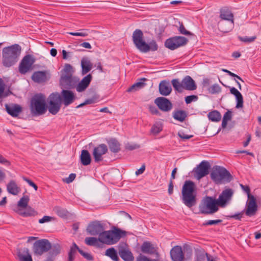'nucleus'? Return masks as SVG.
<instances>
[{
	"label": "nucleus",
	"mask_w": 261,
	"mask_h": 261,
	"mask_svg": "<svg viewBox=\"0 0 261 261\" xmlns=\"http://www.w3.org/2000/svg\"><path fill=\"white\" fill-rule=\"evenodd\" d=\"M208 118L212 121L218 122L221 120V115L220 112L214 110L208 113Z\"/></svg>",
	"instance_id": "40"
},
{
	"label": "nucleus",
	"mask_w": 261,
	"mask_h": 261,
	"mask_svg": "<svg viewBox=\"0 0 261 261\" xmlns=\"http://www.w3.org/2000/svg\"><path fill=\"white\" fill-rule=\"evenodd\" d=\"M232 118V112L231 111L228 110L224 115L223 120L227 121H230Z\"/></svg>",
	"instance_id": "61"
},
{
	"label": "nucleus",
	"mask_w": 261,
	"mask_h": 261,
	"mask_svg": "<svg viewBox=\"0 0 261 261\" xmlns=\"http://www.w3.org/2000/svg\"><path fill=\"white\" fill-rule=\"evenodd\" d=\"M245 211H246V209L244 211H242L240 213H238L234 215L228 216V217L230 218H233L236 220H241L242 218L243 217V215L244 214H245Z\"/></svg>",
	"instance_id": "53"
},
{
	"label": "nucleus",
	"mask_w": 261,
	"mask_h": 261,
	"mask_svg": "<svg viewBox=\"0 0 261 261\" xmlns=\"http://www.w3.org/2000/svg\"><path fill=\"white\" fill-rule=\"evenodd\" d=\"M163 129V125L160 122L155 123L151 127V132L153 134H158Z\"/></svg>",
	"instance_id": "45"
},
{
	"label": "nucleus",
	"mask_w": 261,
	"mask_h": 261,
	"mask_svg": "<svg viewBox=\"0 0 261 261\" xmlns=\"http://www.w3.org/2000/svg\"><path fill=\"white\" fill-rule=\"evenodd\" d=\"M21 47L18 44L5 47L2 49V64L6 68H10L18 62Z\"/></svg>",
	"instance_id": "1"
},
{
	"label": "nucleus",
	"mask_w": 261,
	"mask_h": 261,
	"mask_svg": "<svg viewBox=\"0 0 261 261\" xmlns=\"http://www.w3.org/2000/svg\"><path fill=\"white\" fill-rule=\"evenodd\" d=\"M17 255L19 261H33L32 256L28 248H23L21 250L18 249Z\"/></svg>",
	"instance_id": "24"
},
{
	"label": "nucleus",
	"mask_w": 261,
	"mask_h": 261,
	"mask_svg": "<svg viewBox=\"0 0 261 261\" xmlns=\"http://www.w3.org/2000/svg\"><path fill=\"white\" fill-rule=\"evenodd\" d=\"M146 80H147L145 78L140 79L139 81L135 83L132 86H130L127 90V91L128 92H135L144 88L146 85V84L144 83V81Z\"/></svg>",
	"instance_id": "32"
},
{
	"label": "nucleus",
	"mask_w": 261,
	"mask_h": 261,
	"mask_svg": "<svg viewBox=\"0 0 261 261\" xmlns=\"http://www.w3.org/2000/svg\"><path fill=\"white\" fill-rule=\"evenodd\" d=\"M53 211L55 213L62 218H65L68 215V212L66 210L59 206H55L53 208Z\"/></svg>",
	"instance_id": "43"
},
{
	"label": "nucleus",
	"mask_w": 261,
	"mask_h": 261,
	"mask_svg": "<svg viewBox=\"0 0 261 261\" xmlns=\"http://www.w3.org/2000/svg\"><path fill=\"white\" fill-rule=\"evenodd\" d=\"M82 74L85 75L88 73L92 68L93 65L88 58H83L81 60Z\"/></svg>",
	"instance_id": "28"
},
{
	"label": "nucleus",
	"mask_w": 261,
	"mask_h": 261,
	"mask_svg": "<svg viewBox=\"0 0 261 261\" xmlns=\"http://www.w3.org/2000/svg\"><path fill=\"white\" fill-rule=\"evenodd\" d=\"M188 40L182 36H175L166 40L165 43V46L171 50H174L177 48L187 44Z\"/></svg>",
	"instance_id": "12"
},
{
	"label": "nucleus",
	"mask_w": 261,
	"mask_h": 261,
	"mask_svg": "<svg viewBox=\"0 0 261 261\" xmlns=\"http://www.w3.org/2000/svg\"><path fill=\"white\" fill-rule=\"evenodd\" d=\"M79 79L72 75H61L60 80L61 86L66 90L74 88Z\"/></svg>",
	"instance_id": "14"
},
{
	"label": "nucleus",
	"mask_w": 261,
	"mask_h": 261,
	"mask_svg": "<svg viewBox=\"0 0 261 261\" xmlns=\"http://www.w3.org/2000/svg\"><path fill=\"white\" fill-rule=\"evenodd\" d=\"M141 251L145 253L152 254L156 252V249L149 242H144L141 246Z\"/></svg>",
	"instance_id": "31"
},
{
	"label": "nucleus",
	"mask_w": 261,
	"mask_h": 261,
	"mask_svg": "<svg viewBox=\"0 0 261 261\" xmlns=\"http://www.w3.org/2000/svg\"><path fill=\"white\" fill-rule=\"evenodd\" d=\"M144 45L141 48L140 51L142 53H147L150 50L156 51L158 49V45L154 40L151 41L148 44L145 43Z\"/></svg>",
	"instance_id": "34"
},
{
	"label": "nucleus",
	"mask_w": 261,
	"mask_h": 261,
	"mask_svg": "<svg viewBox=\"0 0 261 261\" xmlns=\"http://www.w3.org/2000/svg\"><path fill=\"white\" fill-rule=\"evenodd\" d=\"M35 59L31 55H25L19 63L18 70L21 74H25L32 68Z\"/></svg>",
	"instance_id": "11"
},
{
	"label": "nucleus",
	"mask_w": 261,
	"mask_h": 261,
	"mask_svg": "<svg viewBox=\"0 0 261 261\" xmlns=\"http://www.w3.org/2000/svg\"><path fill=\"white\" fill-rule=\"evenodd\" d=\"M107 146L105 144H100L94 147L93 150V156L94 161L98 163L103 160V155L108 152Z\"/></svg>",
	"instance_id": "18"
},
{
	"label": "nucleus",
	"mask_w": 261,
	"mask_h": 261,
	"mask_svg": "<svg viewBox=\"0 0 261 261\" xmlns=\"http://www.w3.org/2000/svg\"><path fill=\"white\" fill-rule=\"evenodd\" d=\"M79 252L87 260L89 261H92L93 260V257L90 253L84 252L82 249H79Z\"/></svg>",
	"instance_id": "51"
},
{
	"label": "nucleus",
	"mask_w": 261,
	"mask_h": 261,
	"mask_svg": "<svg viewBox=\"0 0 261 261\" xmlns=\"http://www.w3.org/2000/svg\"><path fill=\"white\" fill-rule=\"evenodd\" d=\"M222 222L221 220H210L206 221L203 224L204 225H212L218 224Z\"/></svg>",
	"instance_id": "58"
},
{
	"label": "nucleus",
	"mask_w": 261,
	"mask_h": 261,
	"mask_svg": "<svg viewBox=\"0 0 261 261\" xmlns=\"http://www.w3.org/2000/svg\"><path fill=\"white\" fill-rule=\"evenodd\" d=\"M230 92L233 94L236 98L237 108H241L243 107V97L242 94L234 87L230 88Z\"/></svg>",
	"instance_id": "27"
},
{
	"label": "nucleus",
	"mask_w": 261,
	"mask_h": 261,
	"mask_svg": "<svg viewBox=\"0 0 261 261\" xmlns=\"http://www.w3.org/2000/svg\"><path fill=\"white\" fill-rule=\"evenodd\" d=\"M63 73L62 75H72L73 68L72 66L69 64H66L63 70Z\"/></svg>",
	"instance_id": "46"
},
{
	"label": "nucleus",
	"mask_w": 261,
	"mask_h": 261,
	"mask_svg": "<svg viewBox=\"0 0 261 261\" xmlns=\"http://www.w3.org/2000/svg\"><path fill=\"white\" fill-rule=\"evenodd\" d=\"M133 41L136 47L140 51L144 45L145 41L143 40V33L140 29H136L133 34Z\"/></svg>",
	"instance_id": "19"
},
{
	"label": "nucleus",
	"mask_w": 261,
	"mask_h": 261,
	"mask_svg": "<svg viewBox=\"0 0 261 261\" xmlns=\"http://www.w3.org/2000/svg\"><path fill=\"white\" fill-rule=\"evenodd\" d=\"M118 253L121 258L124 261H134L133 254L128 248L123 247L119 248Z\"/></svg>",
	"instance_id": "23"
},
{
	"label": "nucleus",
	"mask_w": 261,
	"mask_h": 261,
	"mask_svg": "<svg viewBox=\"0 0 261 261\" xmlns=\"http://www.w3.org/2000/svg\"><path fill=\"white\" fill-rule=\"evenodd\" d=\"M198 96L197 95H189L185 97V102L187 104L191 103L193 101H196L198 99Z\"/></svg>",
	"instance_id": "55"
},
{
	"label": "nucleus",
	"mask_w": 261,
	"mask_h": 261,
	"mask_svg": "<svg viewBox=\"0 0 261 261\" xmlns=\"http://www.w3.org/2000/svg\"><path fill=\"white\" fill-rule=\"evenodd\" d=\"M32 250L35 255L41 256L49 250V240L41 239L36 241L33 244Z\"/></svg>",
	"instance_id": "10"
},
{
	"label": "nucleus",
	"mask_w": 261,
	"mask_h": 261,
	"mask_svg": "<svg viewBox=\"0 0 261 261\" xmlns=\"http://www.w3.org/2000/svg\"><path fill=\"white\" fill-rule=\"evenodd\" d=\"M197 187L192 180L185 181L181 189V199L182 203L187 207H191L196 203Z\"/></svg>",
	"instance_id": "2"
},
{
	"label": "nucleus",
	"mask_w": 261,
	"mask_h": 261,
	"mask_svg": "<svg viewBox=\"0 0 261 261\" xmlns=\"http://www.w3.org/2000/svg\"><path fill=\"white\" fill-rule=\"evenodd\" d=\"M80 32H70L69 34L72 36L86 37L88 36L87 30H81Z\"/></svg>",
	"instance_id": "52"
},
{
	"label": "nucleus",
	"mask_w": 261,
	"mask_h": 261,
	"mask_svg": "<svg viewBox=\"0 0 261 261\" xmlns=\"http://www.w3.org/2000/svg\"><path fill=\"white\" fill-rule=\"evenodd\" d=\"M126 234L125 231L113 227L111 230L103 231L99 237V242L107 245H113L117 243L121 238Z\"/></svg>",
	"instance_id": "4"
},
{
	"label": "nucleus",
	"mask_w": 261,
	"mask_h": 261,
	"mask_svg": "<svg viewBox=\"0 0 261 261\" xmlns=\"http://www.w3.org/2000/svg\"><path fill=\"white\" fill-rule=\"evenodd\" d=\"M24 211H19L18 214L24 217L35 216L36 214L35 211L30 206H27Z\"/></svg>",
	"instance_id": "39"
},
{
	"label": "nucleus",
	"mask_w": 261,
	"mask_h": 261,
	"mask_svg": "<svg viewBox=\"0 0 261 261\" xmlns=\"http://www.w3.org/2000/svg\"><path fill=\"white\" fill-rule=\"evenodd\" d=\"M221 88L218 84H214L208 88V91L211 94L219 93L221 92Z\"/></svg>",
	"instance_id": "49"
},
{
	"label": "nucleus",
	"mask_w": 261,
	"mask_h": 261,
	"mask_svg": "<svg viewBox=\"0 0 261 261\" xmlns=\"http://www.w3.org/2000/svg\"><path fill=\"white\" fill-rule=\"evenodd\" d=\"M210 168V165L208 162L202 161L194 171V177L197 180L200 179L208 174Z\"/></svg>",
	"instance_id": "15"
},
{
	"label": "nucleus",
	"mask_w": 261,
	"mask_h": 261,
	"mask_svg": "<svg viewBox=\"0 0 261 261\" xmlns=\"http://www.w3.org/2000/svg\"><path fill=\"white\" fill-rule=\"evenodd\" d=\"M75 97L74 93L70 90L63 89L61 91V95H58L60 102L67 107L73 102Z\"/></svg>",
	"instance_id": "17"
},
{
	"label": "nucleus",
	"mask_w": 261,
	"mask_h": 261,
	"mask_svg": "<svg viewBox=\"0 0 261 261\" xmlns=\"http://www.w3.org/2000/svg\"><path fill=\"white\" fill-rule=\"evenodd\" d=\"M85 242L89 246H95L98 245L99 240V238L97 239L95 237H87L85 238Z\"/></svg>",
	"instance_id": "44"
},
{
	"label": "nucleus",
	"mask_w": 261,
	"mask_h": 261,
	"mask_svg": "<svg viewBox=\"0 0 261 261\" xmlns=\"http://www.w3.org/2000/svg\"><path fill=\"white\" fill-rule=\"evenodd\" d=\"M137 261H159L158 259H149L146 256L140 255L137 258Z\"/></svg>",
	"instance_id": "57"
},
{
	"label": "nucleus",
	"mask_w": 261,
	"mask_h": 261,
	"mask_svg": "<svg viewBox=\"0 0 261 261\" xmlns=\"http://www.w3.org/2000/svg\"><path fill=\"white\" fill-rule=\"evenodd\" d=\"M23 179L30 186L32 187L36 191L37 190V186L32 180L25 177H23Z\"/></svg>",
	"instance_id": "60"
},
{
	"label": "nucleus",
	"mask_w": 261,
	"mask_h": 261,
	"mask_svg": "<svg viewBox=\"0 0 261 261\" xmlns=\"http://www.w3.org/2000/svg\"><path fill=\"white\" fill-rule=\"evenodd\" d=\"M61 251V247L58 243H50V258L59 254Z\"/></svg>",
	"instance_id": "36"
},
{
	"label": "nucleus",
	"mask_w": 261,
	"mask_h": 261,
	"mask_svg": "<svg viewBox=\"0 0 261 261\" xmlns=\"http://www.w3.org/2000/svg\"><path fill=\"white\" fill-rule=\"evenodd\" d=\"M7 190L9 193L17 195L20 192V188L14 180H11L7 185Z\"/></svg>",
	"instance_id": "30"
},
{
	"label": "nucleus",
	"mask_w": 261,
	"mask_h": 261,
	"mask_svg": "<svg viewBox=\"0 0 261 261\" xmlns=\"http://www.w3.org/2000/svg\"><path fill=\"white\" fill-rule=\"evenodd\" d=\"M5 84L2 79L0 78V98L7 97L12 94V92L8 90L5 92Z\"/></svg>",
	"instance_id": "41"
},
{
	"label": "nucleus",
	"mask_w": 261,
	"mask_h": 261,
	"mask_svg": "<svg viewBox=\"0 0 261 261\" xmlns=\"http://www.w3.org/2000/svg\"><path fill=\"white\" fill-rule=\"evenodd\" d=\"M0 164L4 165L6 166H10L11 162L5 158L2 154H0Z\"/></svg>",
	"instance_id": "59"
},
{
	"label": "nucleus",
	"mask_w": 261,
	"mask_h": 261,
	"mask_svg": "<svg viewBox=\"0 0 261 261\" xmlns=\"http://www.w3.org/2000/svg\"><path fill=\"white\" fill-rule=\"evenodd\" d=\"M105 254L106 256L109 257L113 261H119L118 253L113 247L107 249Z\"/></svg>",
	"instance_id": "37"
},
{
	"label": "nucleus",
	"mask_w": 261,
	"mask_h": 261,
	"mask_svg": "<svg viewBox=\"0 0 261 261\" xmlns=\"http://www.w3.org/2000/svg\"><path fill=\"white\" fill-rule=\"evenodd\" d=\"M47 108L44 94L41 93H36L31 97L30 109L33 116H40L44 114Z\"/></svg>",
	"instance_id": "3"
},
{
	"label": "nucleus",
	"mask_w": 261,
	"mask_h": 261,
	"mask_svg": "<svg viewBox=\"0 0 261 261\" xmlns=\"http://www.w3.org/2000/svg\"><path fill=\"white\" fill-rule=\"evenodd\" d=\"M218 206L217 199L211 196H206L202 199L199 209L201 214H212L218 211Z\"/></svg>",
	"instance_id": "7"
},
{
	"label": "nucleus",
	"mask_w": 261,
	"mask_h": 261,
	"mask_svg": "<svg viewBox=\"0 0 261 261\" xmlns=\"http://www.w3.org/2000/svg\"><path fill=\"white\" fill-rule=\"evenodd\" d=\"M178 31H179L180 34L186 35H191V33L186 30L184 25L182 23H181L179 25V27L178 28Z\"/></svg>",
	"instance_id": "56"
},
{
	"label": "nucleus",
	"mask_w": 261,
	"mask_h": 261,
	"mask_svg": "<svg viewBox=\"0 0 261 261\" xmlns=\"http://www.w3.org/2000/svg\"><path fill=\"white\" fill-rule=\"evenodd\" d=\"M79 249H81L79 248V247L75 243H73L72 246L70 248V250L68 253V256H71L75 257V255L76 253V251H79Z\"/></svg>",
	"instance_id": "48"
},
{
	"label": "nucleus",
	"mask_w": 261,
	"mask_h": 261,
	"mask_svg": "<svg viewBox=\"0 0 261 261\" xmlns=\"http://www.w3.org/2000/svg\"><path fill=\"white\" fill-rule=\"evenodd\" d=\"M108 144L110 150L114 152L117 153L120 150V145L118 141L115 139H111L108 141Z\"/></svg>",
	"instance_id": "35"
},
{
	"label": "nucleus",
	"mask_w": 261,
	"mask_h": 261,
	"mask_svg": "<svg viewBox=\"0 0 261 261\" xmlns=\"http://www.w3.org/2000/svg\"><path fill=\"white\" fill-rule=\"evenodd\" d=\"M256 38V37L255 36H252L250 37H248L247 36L245 37H241L239 36L238 39L241 41L245 42V43H251L253 42Z\"/></svg>",
	"instance_id": "50"
},
{
	"label": "nucleus",
	"mask_w": 261,
	"mask_h": 261,
	"mask_svg": "<svg viewBox=\"0 0 261 261\" xmlns=\"http://www.w3.org/2000/svg\"><path fill=\"white\" fill-rule=\"evenodd\" d=\"M171 83L175 91L178 93H182L184 90L193 91L197 88L195 81L189 75L186 76L181 82L178 79H173Z\"/></svg>",
	"instance_id": "6"
},
{
	"label": "nucleus",
	"mask_w": 261,
	"mask_h": 261,
	"mask_svg": "<svg viewBox=\"0 0 261 261\" xmlns=\"http://www.w3.org/2000/svg\"><path fill=\"white\" fill-rule=\"evenodd\" d=\"M220 17L222 20H226L230 21L228 23L229 26L227 28H224L223 27L224 24L223 22H219V26L221 31L225 33L229 32L234 24L233 14L230 9L226 7L222 8L220 12Z\"/></svg>",
	"instance_id": "9"
},
{
	"label": "nucleus",
	"mask_w": 261,
	"mask_h": 261,
	"mask_svg": "<svg viewBox=\"0 0 261 261\" xmlns=\"http://www.w3.org/2000/svg\"><path fill=\"white\" fill-rule=\"evenodd\" d=\"M75 177H76V174H74V173H71L69 175V176L68 177L66 178L64 180V181L65 182L67 183V184H69V183L72 182L74 180V179H75Z\"/></svg>",
	"instance_id": "62"
},
{
	"label": "nucleus",
	"mask_w": 261,
	"mask_h": 261,
	"mask_svg": "<svg viewBox=\"0 0 261 261\" xmlns=\"http://www.w3.org/2000/svg\"><path fill=\"white\" fill-rule=\"evenodd\" d=\"M5 108L8 114L13 117H17L22 111L21 107L17 104H14L12 106L6 104Z\"/></svg>",
	"instance_id": "25"
},
{
	"label": "nucleus",
	"mask_w": 261,
	"mask_h": 261,
	"mask_svg": "<svg viewBox=\"0 0 261 261\" xmlns=\"http://www.w3.org/2000/svg\"><path fill=\"white\" fill-rule=\"evenodd\" d=\"M139 147H140V145L136 144H131L129 143H127L125 146L126 149L129 150H134L135 149H137V148H139Z\"/></svg>",
	"instance_id": "64"
},
{
	"label": "nucleus",
	"mask_w": 261,
	"mask_h": 261,
	"mask_svg": "<svg viewBox=\"0 0 261 261\" xmlns=\"http://www.w3.org/2000/svg\"><path fill=\"white\" fill-rule=\"evenodd\" d=\"M29 201L28 196H24L18 202V205L21 207H26Z\"/></svg>",
	"instance_id": "47"
},
{
	"label": "nucleus",
	"mask_w": 261,
	"mask_h": 261,
	"mask_svg": "<svg viewBox=\"0 0 261 261\" xmlns=\"http://www.w3.org/2000/svg\"><path fill=\"white\" fill-rule=\"evenodd\" d=\"M154 102L159 108L164 112L170 111L172 108L171 102L165 97H158L155 99Z\"/></svg>",
	"instance_id": "20"
},
{
	"label": "nucleus",
	"mask_w": 261,
	"mask_h": 261,
	"mask_svg": "<svg viewBox=\"0 0 261 261\" xmlns=\"http://www.w3.org/2000/svg\"><path fill=\"white\" fill-rule=\"evenodd\" d=\"M105 229L104 225L100 222L95 221L89 224L86 229L87 232L91 236H97L100 237Z\"/></svg>",
	"instance_id": "16"
},
{
	"label": "nucleus",
	"mask_w": 261,
	"mask_h": 261,
	"mask_svg": "<svg viewBox=\"0 0 261 261\" xmlns=\"http://www.w3.org/2000/svg\"><path fill=\"white\" fill-rule=\"evenodd\" d=\"M211 177L217 184L229 182L232 179V175L225 168L219 166L213 168Z\"/></svg>",
	"instance_id": "5"
},
{
	"label": "nucleus",
	"mask_w": 261,
	"mask_h": 261,
	"mask_svg": "<svg viewBox=\"0 0 261 261\" xmlns=\"http://www.w3.org/2000/svg\"><path fill=\"white\" fill-rule=\"evenodd\" d=\"M92 79V76L91 74H89L85 76L80 82L76 83L75 88L78 92H82L89 86Z\"/></svg>",
	"instance_id": "21"
},
{
	"label": "nucleus",
	"mask_w": 261,
	"mask_h": 261,
	"mask_svg": "<svg viewBox=\"0 0 261 261\" xmlns=\"http://www.w3.org/2000/svg\"><path fill=\"white\" fill-rule=\"evenodd\" d=\"M170 256L173 261H183L184 254L179 246H174L170 251Z\"/></svg>",
	"instance_id": "22"
},
{
	"label": "nucleus",
	"mask_w": 261,
	"mask_h": 261,
	"mask_svg": "<svg viewBox=\"0 0 261 261\" xmlns=\"http://www.w3.org/2000/svg\"><path fill=\"white\" fill-rule=\"evenodd\" d=\"M207 253L204 252H199L196 255V261H204L207 257Z\"/></svg>",
	"instance_id": "54"
},
{
	"label": "nucleus",
	"mask_w": 261,
	"mask_h": 261,
	"mask_svg": "<svg viewBox=\"0 0 261 261\" xmlns=\"http://www.w3.org/2000/svg\"><path fill=\"white\" fill-rule=\"evenodd\" d=\"M32 80L35 83L41 84L45 82L46 74L44 71H36L32 75Z\"/></svg>",
	"instance_id": "29"
},
{
	"label": "nucleus",
	"mask_w": 261,
	"mask_h": 261,
	"mask_svg": "<svg viewBox=\"0 0 261 261\" xmlns=\"http://www.w3.org/2000/svg\"><path fill=\"white\" fill-rule=\"evenodd\" d=\"M159 91L162 95H169L172 91V87L169 82L162 81L159 84Z\"/></svg>",
	"instance_id": "26"
},
{
	"label": "nucleus",
	"mask_w": 261,
	"mask_h": 261,
	"mask_svg": "<svg viewBox=\"0 0 261 261\" xmlns=\"http://www.w3.org/2000/svg\"><path fill=\"white\" fill-rule=\"evenodd\" d=\"M61 108V102H56L50 100V113L56 115L59 111Z\"/></svg>",
	"instance_id": "42"
},
{
	"label": "nucleus",
	"mask_w": 261,
	"mask_h": 261,
	"mask_svg": "<svg viewBox=\"0 0 261 261\" xmlns=\"http://www.w3.org/2000/svg\"><path fill=\"white\" fill-rule=\"evenodd\" d=\"M81 163L84 166H87L91 163V158L88 150H83L80 155Z\"/></svg>",
	"instance_id": "33"
},
{
	"label": "nucleus",
	"mask_w": 261,
	"mask_h": 261,
	"mask_svg": "<svg viewBox=\"0 0 261 261\" xmlns=\"http://www.w3.org/2000/svg\"><path fill=\"white\" fill-rule=\"evenodd\" d=\"M187 116L186 112L183 110L175 111L173 113V117L180 122H183Z\"/></svg>",
	"instance_id": "38"
},
{
	"label": "nucleus",
	"mask_w": 261,
	"mask_h": 261,
	"mask_svg": "<svg viewBox=\"0 0 261 261\" xmlns=\"http://www.w3.org/2000/svg\"><path fill=\"white\" fill-rule=\"evenodd\" d=\"M178 136L182 139L185 140L189 139L193 137V135H188L185 134L184 132H178Z\"/></svg>",
	"instance_id": "63"
},
{
	"label": "nucleus",
	"mask_w": 261,
	"mask_h": 261,
	"mask_svg": "<svg viewBox=\"0 0 261 261\" xmlns=\"http://www.w3.org/2000/svg\"><path fill=\"white\" fill-rule=\"evenodd\" d=\"M233 191L230 188L224 190L217 200L218 205L221 207H224L227 205L232 199Z\"/></svg>",
	"instance_id": "13"
},
{
	"label": "nucleus",
	"mask_w": 261,
	"mask_h": 261,
	"mask_svg": "<svg viewBox=\"0 0 261 261\" xmlns=\"http://www.w3.org/2000/svg\"><path fill=\"white\" fill-rule=\"evenodd\" d=\"M242 189L247 193L248 200L246 204L245 215L248 217H252L255 215L257 211V205L254 196L250 193V188L248 186L241 185Z\"/></svg>",
	"instance_id": "8"
}]
</instances>
